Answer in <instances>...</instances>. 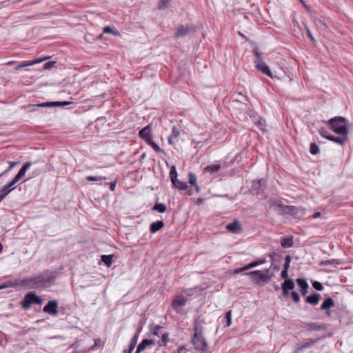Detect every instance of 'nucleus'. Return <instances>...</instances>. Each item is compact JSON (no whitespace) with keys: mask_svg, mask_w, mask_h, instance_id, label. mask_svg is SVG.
I'll list each match as a JSON object with an SVG mask.
<instances>
[{"mask_svg":"<svg viewBox=\"0 0 353 353\" xmlns=\"http://www.w3.org/2000/svg\"><path fill=\"white\" fill-rule=\"evenodd\" d=\"M55 277L56 276L53 272L46 271L37 276L27 278L23 282L31 288L43 289L52 285Z\"/></svg>","mask_w":353,"mask_h":353,"instance_id":"nucleus-1","label":"nucleus"},{"mask_svg":"<svg viewBox=\"0 0 353 353\" xmlns=\"http://www.w3.org/2000/svg\"><path fill=\"white\" fill-rule=\"evenodd\" d=\"M194 332L192 342L195 350L202 352L206 351L208 345L203 335L202 327L197 321H194Z\"/></svg>","mask_w":353,"mask_h":353,"instance_id":"nucleus-2","label":"nucleus"},{"mask_svg":"<svg viewBox=\"0 0 353 353\" xmlns=\"http://www.w3.org/2000/svg\"><path fill=\"white\" fill-rule=\"evenodd\" d=\"M345 123L346 119L343 117H336L327 121L331 130L339 135L348 134L349 130Z\"/></svg>","mask_w":353,"mask_h":353,"instance_id":"nucleus-3","label":"nucleus"},{"mask_svg":"<svg viewBox=\"0 0 353 353\" xmlns=\"http://www.w3.org/2000/svg\"><path fill=\"white\" fill-rule=\"evenodd\" d=\"M268 272L269 270L266 269L265 271L254 270L244 274L250 276L256 284L261 285V283H268L270 280L271 276H269Z\"/></svg>","mask_w":353,"mask_h":353,"instance_id":"nucleus-4","label":"nucleus"},{"mask_svg":"<svg viewBox=\"0 0 353 353\" xmlns=\"http://www.w3.org/2000/svg\"><path fill=\"white\" fill-rule=\"evenodd\" d=\"M188 299L182 295H177L172 302V307L174 311L180 314H185L187 310L185 306L187 305Z\"/></svg>","mask_w":353,"mask_h":353,"instance_id":"nucleus-5","label":"nucleus"},{"mask_svg":"<svg viewBox=\"0 0 353 353\" xmlns=\"http://www.w3.org/2000/svg\"><path fill=\"white\" fill-rule=\"evenodd\" d=\"M43 300L34 292H28L26 294L21 301V306L23 309L28 310L32 304L41 305Z\"/></svg>","mask_w":353,"mask_h":353,"instance_id":"nucleus-6","label":"nucleus"},{"mask_svg":"<svg viewBox=\"0 0 353 353\" xmlns=\"http://www.w3.org/2000/svg\"><path fill=\"white\" fill-rule=\"evenodd\" d=\"M59 303L57 300L50 301L43 308V311L52 316L58 314Z\"/></svg>","mask_w":353,"mask_h":353,"instance_id":"nucleus-7","label":"nucleus"},{"mask_svg":"<svg viewBox=\"0 0 353 353\" xmlns=\"http://www.w3.org/2000/svg\"><path fill=\"white\" fill-rule=\"evenodd\" d=\"M271 208L279 213H288L293 206L284 205L281 201L276 200L272 201Z\"/></svg>","mask_w":353,"mask_h":353,"instance_id":"nucleus-8","label":"nucleus"},{"mask_svg":"<svg viewBox=\"0 0 353 353\" xmlns=\"http://www.w3.org/2000/svg\"><path fill=\"white\" fill-rule=\"evenodd\" d=\"M69 101H52V102H45L34 105L39 108H52V107H63L70 104Z\"/></svg>","mask_w":353,"mask_h":353,"instance_id":"nucleus-9","label":"nucleus"},{"mask_svg":"<svg viewBox=\"0 0 353 353\" xmlns=\"http://www.w3.org/2000/svg\"><path fill=\"white\" fill-rule=\"evenodd\" d=\"M32 165L31 162H27L20 169L17 174L13 178V179L11 181V185L16 184L26 174L28 169Z\"/></svg>","mask_w":353,"mask_h":353,"instance_id":"nucleus-10","label":"nucleus"},{"mask_svg":"<svg viewBox=\"0 0 353 353\" xmlns=\"http://www.w3.org/2000/svg\"><path fill=\"white\" fill-rule=\"evenodd\" d=\"M151 132V125H148L139 131V135L140 138H141L143 140L145 141V143H147L148 141H150V139H152Z\"/></svg>","mask_w":353,"mask_h":353,"instance_id":"nucleus-11","label":"nucleus"},{"mask_svg":"<svg viewBox=\"0 0 353 353\" xmlns=\"http://www.w3.org/2000/svg\"><path fill=\"white\" fill-rule=\"evenodd\" d=\"M255 67L259 71H261L262 73L270 77H272V74L270 68L263 61H260L259 63H255Z\"/></svg>","mask_w":353,"mask_h":353,"instance_id":"nucleus-12","label":"nucleus"},{"mask_svg":"<svg viewBox=\"0 0 353 353\" xmlns=\"http://www.w3.org/2000/svg\"><path fill=\"white\" fill-rule=\"evenodd\" d=\"M334 305V301L332 298H330V297L326 298L321 305V310H325L326 314L327 316H330L331 314V312H330V309L332 307H333Z\"/></svg>","mask_w":353,"mask_h":353,"instance_id":"nucleus-13","label":"nucleus"},{"mask_svg":"<svg viewBox=\"0 0 353 353\" xmlns=\"http://www.w3.org/2000/svg\"><path fill=\"white\" fill-rule=\"evenodd\" d=\"M225 228L229 232L234 234H239L242 231V228L237 221L228 223Z\"/></svg>","mask_w":353,"mask_h":353,"instance_id":"nucleus-14","label":"nucleus"},{"mask_svg":"<svg viewBox=\"0 0 353 353\" xmlns=\"http://www.w3.org/2000/svg\"><path fill=\"white\" fill-rule=\"evenodd\" d=\"M154 345V341L152 339H143L142 341L139 344L137 349L135 352V353H141L144 350L146 349L147 347Z\"/></svg>","mask_w":353,"mask_h":353,"instance_id":"nucleus-15","label":"nucleus"},{"mask_svg":"<svg viewBox=\"0 0 353 353\" xmlns=\"http://www.w3.org/2000/svg\"><path fill=\"white\" fill-rule=\"evenodd\" d=\"M297 285L301 288V292L303 296H305L308 290V283L305 279L299 278L296 280Z\"/></svg>","mask_w":353,"mask_h":353,"instance_id":"nucleus-16","label":"nucleus"},{"mask_svg":"<svg viewBox=\"0 0 353 353\" xmlns=\"http://www.w3.org/2000/svg\"><path fill=\"white\" fill-rule=\"evenodd\" d=\"M11 185V181L0 190V201H1L12 190L15 188Z\"/></svg>","mask_w":353,"mask_h":353,"instance_id":"nucleus-17","label":"nucleus"},{"mask_svg":"<svg viewBox=\"0 0 353 353\" xmlns=\"http://www.w3.org/2000/svg\"><path fill=\"white\" fill-rule=\"evenodd\" d=\"M347 135H341V137L332 136L329 138L330 141H332L340 145H343L347 141Z\"/></svg>","mask_w":353,"mask_h":353,"instance_id":"nucleus-18","label":"nucleus"},{"mask_svg":"<svg viewBox=\"0 0 353 353\" xmlns=\"http://www.w3.org/2000/svg\"><path fill=\"white\" fill-rule=\"evenodd\" d=\"M321 299V295L317 293H314L308 296H307L305 301L307 303H310L312 305H316L318 304L319 300Z\"/></svg>","mask_w":353,"mask_h":353,"instance_id":"nucleus-19","label":"nucleus"},{"mask_svg":"<svg viewBox=\"0 0 353 353\" xmlns=\"http://www.w3.org/2000/svg\"><path fill=\"white\" fill-rule=\"evenodd\" d=\"M188 181H189L190 184L192 186L194 187L196 192H199L200 188L196 183V181H197L196 176L194 174H193L192 172H189L188 173Z\"/></svg>","mask_w":353,"mask_h":353,"instance_id":"nucleus-20","label":"nucleus"},{"mask_svg":"<svg viewBox=\"0 0 353 353\" xmlns=\"http://www.w3.org/2000/svg\"><path fill=\"white\" fill-rule=\"evenodd\" d=\"M164 226L163 221H158L150 224V230L152 233H155L160 230Z\"/></svg>","mask_w":353,"mask_h":353,"instance_id":"nucleus-21","label":"nucleus"},{"mask_svg":"<svg viewBox=\"0 0 353 353\" xmlns=\"http://www.w3.org/2000/svg\"><path fill=\"white\" fill-rule=\"evenodd\" d=\"M281 244L284 248H290L293 246L294 241L291 236L283 237L281 239Z\"/></svg>","mask_w":353,"mask_h":353,"instance_id":"nucleus-22","label":"nucleus"},{"mask_svg":"<svg viewBox=\"0 0 353 353\" xmlns=\"http://www.w3.org/2000/svg\"><path fill=\"white\" fill-rule=\"evenodd\" d=\"M221 165L220 164H213L206 166L204 168V172L205 173H210V174H215L218 172V171L220 170Z\"/></svg>","mask_w":353,"mask_h":353,"instance_id":"nucleus-23","label":"nucleus"},{"mask_svg":"<svg viewBox=\"0 0 353 353\" xmlns=\"http://www.w3.org/2000/svg\"><path fill=\"white\" fill-rule=\"evenodd\" d=\"M138 339H139V332H137L134 334V335L132 336V338L131 339L128 348L127 350H125L127 352L132 353V352L133 351V350L134 349V347L136 346Z\"/></svg>","mask_w":353,"mask_h":353,"instance_id":"nucleus-24","label":"nucleus"},{"mask_svg":"<svg viewBox=\"0 0 353 353\" xmlns=\"http://www.w3.org/2000/svg\"><path fill=\"white\" fill-rule=\"evenodd\" d=\"M281 287L282 288L291 291L294 288L295 285L292 279H288L284 281L281 285Z\"/></svg>","mask_w":353,"mask_h":353,"instance_id":"nucleus-25","label":"nucleus"},{"mask_svg":"<svg viewBox=\"0 0 353 353\" xmlns=\"http://www.w3.org/2000/svg\"><path fill=\"white\" fill-rule=\"evenodd\" d=\"M172 183L174 186L179 190H184L188 188V185L185 182H183L178 179L173 181Z\"/></svg>","mask_w":353,"mask_h":353,"instance_id":"nucleus-26","label":"nucleus"},{"mask_svg":"<svg viewBox=\"0 0 353 353\" xmlns=\"http://www.w3.org/2000/svg\"><path fill=\"white\" fill-rule=\"evenodd\" d=\"M188 32L189 28L188 27L181 26L175 32V36L176 37H182L187 34Z\"/></svg>","mask_w":353,"mask_h":353,"instance_id":"nucleus-27","label":"nucleus"},{"mask_svg":"<svg viewBox=\"0 0 353 353\" xmlns=\"http://www.w3.org/2000/svg\"><path fill=\"white\" fill-rule=\"evenodd\" d=\"M146 143L148 144L149 145H150L155 152H162V150L161 149V148L155 142H154L152 141V139H150V141H148Z\"/></svg>","mask_w":353,"mask_h":353,"instance_id":"nucleus-28","label":"nucleus"},{"mask_svg":"<svg viewBox=\"0 0 353 353\" xmlns=\"http://www.w3.org/2000/svg\"><path fill=\"white\" fill-rule=\"evenodd\" d=\"M153 209L160 213H163L165 211L166 207L163 203H157L154 205Z\"/></svg>","mask_w":353,"mask_h":353,"instance_id":"nucleus-29","label":"nucleus"},{"mask_svg":"<svg viewBox=\"0 0 353 353\" xmlns=\"http://www.w3.org/2000/svg\"><path fill=\"white\" fill-rule=\"evenodd\" d=\"M253 53L254 54V57L256 58L254 63H259L260 61H263L262 57L259 51V49L257 48H254L253 49Z\"/></svg>","mask_w":353,"mask_h":353,"instance_id":"nucleus-30","label":"nucleus"},{"mask_svg":"<svg viewBox=\"0 0 353 353\" xmlns=\"http://www.w3.org/2000/svg\"><path fill=\"white\" fill-rule=\"evenodd\" d=\"M253 53L254 54V57L256 58L254 63H259L260 61H263L262 57L259 51V49L257 48H254L253 49Z\"/></svg>","mask_w":353,"mask_h":353,"instance_id":"nucleus-31","label":"nucleus"},{"mask_svg":"<svg viewBox=\"0 0 353 353\" xmlns=\"http://www.w3.org/2000/svg\"><path fill=\"white\" fill-rule=\"evenodd\" d=\"M319 133L320 135L327 139L329 140V138H330L331 135L329 134L328 131L325 128H321L319 130Z\"/></svg>","mask_w":353,"mask_h":353,"instance_id":"nucleus-32","label":"nucleus"},{"mask_svg":"<svg viewBox=\"0 0 353 353\" xmlns=\"http://www.w3.org/2000/svg\"><path fill=\"white\" fill-rule=\"evenodd\" d=\"M177 172H176V168L174 166H172L170 169V179H171V181L172 182L173 181L177 179Z\"/></svg>","mask_w":353,"mask_h":353,"instance_id":"nucleus-33","label":"nucleus"},{"mask_svg":"<svg viewBox=\"0 0 353 353\" xmlns=\"http://www.w3.org/2000/svg\"><path fill=\"white\" fill-rule=\"evenodd\" d=\"M319 146L315 143H312L310 146V152L312 154L314 155L319 152Z\"/></svg>","mask_w":353,"mask_h":353,"instance_id":"nucleus-34","label":"nucleus"},{"mask_svg":"<svg viewBox=\"0 0 353 353\" xmlns=\"http://www.w3.org/2000/svg\"><path fill=\"white\" fill-rule=\"evenodd\" d=\"M256 125L261 130H265V121L261 118H259L258 121L256 122Z\"/></svg>","mask_w":353,"mask_h":353,"instance_id":"nucleus-35","label":"nucleus"},{"mask_svg":"<svg viewBox=\"0 0 353 353\" xmlns=\"http://www.w3.org/2000/svg\"><path fill=\"white\" fill-rule=\"evenodd\" d=\"M170 0H161L158 4V8L159 10H164L168 8Z\"/></svg>","mask_w":353,"mask_h":353,"instance_id":"nucleus-36","label":"nucleus"},{"mask_svg":"<svg viewBox=\"0 0 353 353\" xmlns=\"http://www.w3.org/2000/svg\"><path fill=\"white\" fill-rule=\"evenodd\" d=\"M101 260L108 267H110V254L102 255Z\"/></svg>","mask_w":353,"mask_h":353,"instance_id":"nucleus-37","label":"nucleus"},{"mask_svg":"<svg viewBox=\"0 0 353 353\" xmlns=\"http://www.w3.org/2000/svg\"><path fill=\"white\" fill-rule=\"evenodd\" d=\"M18 164H19V162H17V161L9 162V166H8V169H6L3 172L0 174V176H2L3 174H4L5 173L8 172V171H10L12 168H13Z\"/></svg>","mask_w":353,"mask_h":353,"instance_id":"nucleus-38","label":"nucleus"},{"mask_svg":"<svg viewBox=\"0 0 353 353\" xmlns=\"http://www.w3.org/2000/svg\"><path fill=\"white\" fill-rule=\"evenodd\" d=\"M104 179L102 176H88L86 177V180L88 181H101Z\"/></svg>","mask_w":353,"mask_h":353,"instance_id":"nucleus-39","label":"nucleus"},{"mask_svg":"<svg viewBox=\"0 0 353 353\" xmlns=\"http://www.w3.org/2000/svg\"><path fill=\"white\" fill-rule=\"evenodd\" d=\"M291 296H292V300L295 302V303H298L300 301V296L299 294V293L296 291H292L291 292Z\"/></svg>","mask_w":353,"mask_h":353,"instance_id":"nucleus-40","label":"nucleus"},{"mask_svg":"<svg viewBox=\"0 0 353 353\" xmlns=\"http://www.w3.org/2000/svg\"><path fill=\"white\" fill-rule=\"evenodd\" d=\"M225 318H226V320H227V323H226V326L227 327H229L230 326L231 323H232V312L231 311H228L225 314Z\"/></svg>","mask_w":353,"mask_h":353,"instance_id":"nucleus-41","label":"nucleus"},{"mask_svg":"<svg viewBox=\"0 0 353 353\" xmlns=\"http://www.w3.org/2000/svg\"><path fill=\"white\" fill-rule=\"evenodd\" d=\"M161 330V327L159 325H154L151 331L154 335L159 336L160 331Z\"/></svg>","mask_w":353,"mask_h":353,"instance_id":"nucleus-42","label":"nucleus"},{"mask_svg":"<svg viewBox=\"0 0 353 353\" xmlns=\"http://www.w3.org/2000/svg\"><path fill=\"white\" fill-rule=\"evenodd\" d=\"M179 134H180L179 130L176 126H173L172 128V134L170 136L176 139Z\"/></svg>","mask_w":353,"mask_h":353,"instance_id":"nucleus-43","label":"nucleus"},{"mask_svg":"<svg viewBox=\"0 0 353 353\" xmlns=\"http://www.w3.org/2000/svg\"><path fill=\"white\" fill-rule=\"evenodd\" d=\"M312 286L314 289H316V290H319V291H321L323 290V285L319 281H314L312 283Z\"/></svg>","mask_w":353,"mask_h":353,"instance_id":"nucleus-44","label":"nucleus"},{"mask_svg":"<svg viewBox=\"0 0 353 353\" xmlns=\"http://www.w3.org/2000/svg\"><path fill=\"white\" fill-rule=\"evenodd\" d=\"M56 62L55 61H48L46 63H44L43 65V69L45 70H49L50 68H52V67H54V65H55Z\"/></svg>","mask_w":353,"mask_h":353,"instance_id":"nucleus-45","label":"nucleus"},{"mask_svg":"<svg viewBox=\"0 0 353 353\" xmlns=\"http://www.w3.org/2000/svg\"><path fill=\"white\" fill-rule=\"evenodd\" d=\"M169 341V334L168 333H164L162 334L161 336V341L162 343L165 345Z\"/></svg>","mask_w":353,"mask_h":353,"instance_id":"nucleus-46","label":"nucleus"},{"mask_svg":"<svg viewBox=\"0 0 353 353\" xmlns=\"http://www.w3.org/2000/svg\"><path fill=\"white\" fill-rule=\"evenodd\" d=\"M263 263V261H253L252 263H248L249 264V266L250 268H254V267H256L261 264Z\"/></svg>","mask_w":353,"mask_h":353,"instance_id":"nucleus-47","label":"nucleus"},{"mask_svg":"<svg viewBox=\"0 0 353 353\" xmlns=\"http://www.w3.org/2000/svg\"><path fill=\"white\" fill-rule=\"evenodd\" d=\"M281 277L285 280L288 279V270L283 269L281 274Z\"/></svg>","mask_w":353,"mask_h":353,"instance_id":"nucleus-48","label":"nucleus"},{"mask_svg":"<svg viewBox=\"0 0 353 353\" xmlns=\"http://www.w3.org/2000/svg\"><path fill=\"white\" fill-rule=\"evenodd\" d=\"M46 59H47V57L39 58V59H34V60H32V65H34V64H37V63H41L43 61H45Z\"/></svg>","mask_w":353,"mask_h":353,"instance_id":"nucleus-49","label":"nucleus"},{"mask_svg":"<svg viewBox=\"0 0 353 353\" xmlns=\"http://www.w3.org/2000/svg\"><path fill=\"white\" fill-rule=\"evenodd\" d=\"M32 65V61H25L20 64V67L24 68L27 66Z\"/></svg>","mask_w":353,"mask_h":353,"instance_id":"nucleus-50","label":"nucleus"},{"mask_svg":"<svg viewBox=\"0 0 353 353\" xmlns=\"http://www.w3.org/2000/svg\"><path fill=\"white\" fill-rule=\"evenodd\" d=\"M312 342H311V343H305V344H303V345H302L301 346H300V347H299V350H303V349H305V348L309 346V345H310V344H312Z\"/></svg>","mask_w":353,"mask_h":353,"instance_id":"nucleus-51","label":"nucleus"},{"mask_svg":"<svg viewBox=\"0 0 353 353\" xmlns=\"http://www.w3.org/2000/svg\"><path fill=\"white\" fill-rule=\"evenodd\" d=\"M307 35H308V37H310V39L312 41H315V39H314V38L313 37V36H312V33H311L310 30L308 28H307Z\"/></svg>","mask_w":353,"mask_h":353,"instance_id":"nucleus-52","label":"nucleus"},{"mask_svg":"<svg viewBox=\"0 0 353 353\" xmlns=\"http://www.w3.org/2000/svg\"><path fill=\"white\" fill-rule=\"evenodd\" d=\"M102 345V341L100 339L95 341L94 346L96 347H101Z\"/></svg>","mask_w":353,"mask_h":353,"instance_id":"nucleus-53","label":"nucleus"},{"mask_svg":"<svg viewBox=\"0 0 353 353\" xmlns=\"http://www.w3.org/2000/svg\"><path fill=\"white\" fill-rule=\"evenodd\" d=\"M282 290L283 296L287 297L289 295L290 290H285L284 288H282Z\"/></svg>","mask_w":353,"mask_h":353,"instance_id":"nucleus-54","label":"nucleus"},{"mask_svg":"<svg viewBox=\"0 0 353 353\" xmlns=\"http://www.w3.org/2000/svg\"><path fill=\"white\" fill-rule=\"evenodd\" d=\"M103 32L110 33V26H105L103 29Z\"/></svg>","mask_w":353,"mask_h":353,"instance_id":"nucleus-55","label":"nucleus"},{"mask_svg":"<svg viewBox=\"0 0 353 353\" xmlns=\"http://www.w3.org/2000/svg\"><path fill=\"white\" fill-rule=\"evenodd\" d=\"M285 262L290 263V262H291V256L290 255H287L285 257Z\"/></svg>","mask_w":353,"mask_h":353,"instance_id":"nucleus-56","label":"nucleus"},{"mask_svg":"<svg viewBox=\"0 0 353 353\" xmlns=\"http://www.w3.org/2000/svg\"><path fill=\"white\" fill-rule=\"evenodd\" d=\"M243 272V271H242L241 268H236V269H235V270H234V274H239V273H241V272Z\"/></svg>","mask_w":353,"mask_h":353,"instance_id":"nucleus-57","label":"nucleus"},{"mask_svg":"<svg viewBox=\"0 0 353 353\" xmlns=\"http://www.w3.org/2000/svg\"><path fill=\"white\" fill-rule=\"evenodd\" d=\"M175 138L172 137V136H170L168 137V143L170 144V145H173L174 144V142H173V139H174Z\"/></svg>","mask_w":353,"mask_h":353,"instance_id":"nucleus-58","label":"nucleus"},{"mask_svg":"<svg viewBox=\"0 0 353 353\" xmlns=\"http://www.w3.org/2000/svg\"><path fill=\"white\" fill-rule=\"evenodd\" d=\"M241 269H242V271L243 272V271L250 270L251 268H250L249 264H247L246 265L242 267Z\"/></svg>","mask_w":353,"mask_h":353,"instance_id":"nucleus-59","label":"nucleus"},{"mask_svg":"<svg viewBox=\"0 0 353 353\" xmlns=\"http://www.w3.org/2000/svg\"><path fill=\"white\" fill-rule=\"evenodd\" d=\"M335 263V260H331V261H326L325 262V265H327V264H330V265H332V264H334Z\"/></svg>","mask_w":353,"mask_h":353,"instance_id":"nucleus-60","label":"nucleus"},{"mask_svg":"<svg viewBox=\"0 0 353 353\" xmlns=\"http://www.w3.org/2000/svg\"><path fill=\"white\" fill-rule=\"evenodd\" d=\"M290 265V263L285 262L284 265H283V269L288 270Z\"/></svg>","mask_w":353,"mask_h":353,"instance_id":"nucleus-61","label":"nucleus"},{"mask_svg":"<svg viewBox=\"0 0 353 353\" xmlns=\"http://www.w3.org/2000/svg\"><path fill=\"white\" fill-rule=\"evenodd\" d=\"M185 350L183 347H180L177 349L176 353H182V352Z\"/></svg>","mask_w":353,"mask_h":353,"instance_id":"nucleus-62","label":"nucleus"},{"mask_svg":"<svg viewBox=\"0 0 353 353\" xmlns=\"http://www.w3.org/2000/svg\"><path fill=\"white\" fill-rule=\"evenodd\" d=\"M321 216V213L320 212H316L313 215V218L314 219H317L319 218V216Z\"/></svg>","mask_w":353,"mask_h":353,"instance_id":"nucleus-63","label":"nucleus"},{"mask_svg":"<svg viewBox=\"0 0 353 353\" xmlns=\"http://www.w3.org/2000/svg\"><path fill=\"white\" fill-rule=\"evenodd\" d=\"M119 33L117 30H114L113 28H112V34H114V35H117Z\"/></svg>","mask_w":353,"mask_h":353,"instance_id":"nucleus-64","label":"nucleus"}]
</instances>
